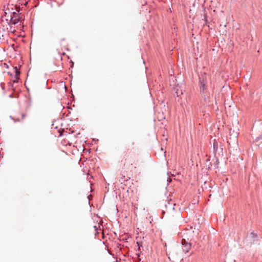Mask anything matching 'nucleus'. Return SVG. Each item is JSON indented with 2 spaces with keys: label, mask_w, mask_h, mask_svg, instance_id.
<instances>
[{
  "label": "nucleus",
  "mask_w": 262,
  "mask_h": 262,
  "mask_svg": "<svg viewBox=\"0 0 262 262\" xmlns=\"http://www.w3.org/2000/svg\"><path fill=\"white\" fill-rule=\"evenodd\" d=\"M256 142H257V145L258 146H260V144L259 143H258L259 141L257 140Z\"/></svg>",
  "instance_id": "obj_10"
},
{
  "label": "nucleus",
  "mask_w": 262,
  "mask_h": 262,
  "mask_svg": "<svg viewBox=\"0 0 262 262\" xmlns=\"http://www.w3.org/2000/svg\"><path fill=\"white\" fill-rule=\"evenodd\" d=\"M16 11H13L11 15L10 16V21L13 24H16L21 18L19 14L20 7L16 8Z\"/></svg>",
  "instance_id": "obj_2"
},
{
  "label": "nucleus",
  "mask_w": 262,
  "mask_h": 262,
  "mask_svg": "<svg viewBox=\"0 0 262 262\" xmlns=\"http://www.w3.org/2000/svg\"><path fill=\"white\" fill-rule=\"evenodd\" d=\"M28 115L25 113H20L18 117L17 118V120L19 122H24L26 120V118Z\"/></svg>",
  "instance_id": "obj_6"
},
{
  "label": "nucleus",
  "mask_w": 262,
  "mask_h": 262,
  "mask_svg": "<svg viewBox=\"0 0 262 262\" xmlns=\"http://www.w3.org/2000/svg\"><path fill=\"white\" fill-rule=\"evenodd\" d=\"M14 10V7L13 5H8L6 9H4L5 10V16L6 17L8 15V17L9 16V15H11L13 11Z\"/></svg>",
  "instance_id": "obj_5"
},
{
  "label": "nucleus",
  "mask_w": 262,
  "mask_h": 262,
  "mask_svg": "<svg viewBox=\"0 0 262 262\" xmlns=\"http://www.w3.org/2000/svg\"><path fill=\"white\" fill-rule=\"evenodd\" d=\"M15 72L16 79L13 80L14 82L18 81V79H19L18 75L19 74V72L17 70L16 68H15Z\"/></svg>",
  "instance_id": "obj_7"
},
{
  "label": "nucleus",
  "mask_w": 262,
  "mask_h": 262,
  "mask_svg": "<svg viewBox=\"0 0 262 262\" xmlns=\"http://www.w3.org/2000/svg\"><path fill=\"white\" fill-rule=\"evenodd\" d=\"M137 166V160L135 158L130 157L127 161L124 163V166L127 169L136 168Z\"/></svg>",
  "instance_id": "obj_1"
},
{
  "label": "nucleus",
  "mask_w": 262,
  "mask_h": 262,
  "mask_svg": "<svg viewBox=\"0 0 262 262\" xmlns=\"http://www.w3.org/2000/svg\"><path fill=\"white\" fill-rule=\"evenodd\" d=\"M213 146L214 150L216 151V150L217 149V148H218V144H217V142L215 140H214Z\"/></svg>",
  "instance_id": "obj_8"
},
{
  "label": "nucleus",
  "mask_w": 262,
  "mask_h": 262,
  "mask_svg": "<svg viewBox=\"0 0 262 262\" xmlns=\"http://www.w3.org/2000/svg\"><path fill=\"white\" fill-rule=\"evenodd\" d=\"M238 128H236L235 129H232L231 128L229 129L230 138L236 139L238 135Z\"/></svg>",
  "instance_id": "obj_3"
},
{
  "label": "nucleus",
  "mask_w": 262,
  "mask_h": 262,
  "mask_svg": "<svg viewBox=\"0 0 262 262\" xmlns=\"http://www.w3.org/2000/svg\"><path fill=\"white\" fill-rule=\"evenodd\" d=\"M200 89L203 92H204V90L206 89L205 84L204 83H201Z\"/></svg>",
  "instance_id": "obj_9"
},
{
  "label": "nucleus",
  "mask_w": 262,
  "mask_h": 262,
  "mask_svg": "<svg viewBox=\"0 0 262 262\" xmlns=\"http://www.w3.org/2000/svg\"><path fill=\"white\" fill-rule=\"evenodd\" d=\"M182 244L183 245V251L186 253L188 252L191 248V244L187 242L185 239H182Z\"/></svg>",
  "instance_id": "obj_4"
}]
</instances>
